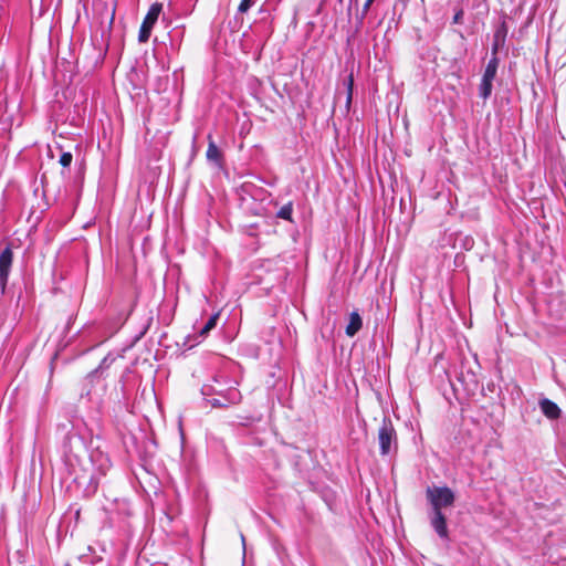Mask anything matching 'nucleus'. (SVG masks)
Wrapping results in <instances>:
<instances>
[{
  "mask_svg": "<svg viewBox=\"0 0 566 566\" xmlns=\"http://www.w3.org/2000/svg\"><path fill=\"white\" fill-rule=\"evenodd\" d=\"M201 394L207 397L216 395L211 399H207V402L213 408H227L231 405H237L241 401V392L237 388H229L227 390L217 391L212 386H203Z\"/></svg>",
  "mask_w": 566,
  "mask_h": 566,
  "instance_id": "1",
  "label": "nucleus"
},
{
  "mask_svg": "<svg viewBox=\"0 0 566 566\" xmlns=\"http://www.w3.org/2000/svg\"><path fill=\"white\" fill-rule=\"evenodd\" d=\"M378 442L381 455H388L392 450H397V432L392 421L388 417H384L378 429Z\"/></svg>",
  "mask_w": 566,
  "mask_h": 566,
  "instance_id": "2",
  "label": "nucleus"
},
{
  "mask_svg": "<svg viewBox=\"0 0 566 566\" xmlns=\"http://www.w3.org/2000/svg\"><path fill=\"white\" fill-rule=\"evenodd\" d=\"M427 497L432 506V511H442L454 503V493L448 486H438L427 490Z\"/></svg>",
  "mask_w": 566,
  "mask_h": 566,
  "instance_id": "3",
  "label": "nucleus"
},
{
  "mask_svg": "<svg viewBox=\"0 0 566 566\" xmlns=\"http://www.w3.org/2000/svg\"><path fill=\"white\" fill-rule=\"evenodd\" d=\"M161 10H163V4L159 2H155L150 6L146 17L144 18L140 29H139L138 41L140 43H145L149 40L151 30H153L155 23L157 22Z\"/></svg>",
  "mask_w": 566,
  "mask_h": 566,
  "instance_id": "4",
  "label": "nucleus"
},
{
  "mask_svg": "<svg viewBox=\"0 0 566 566\" xmlns=\"http://www.w3.org/2000/svg\"><path fill=\"white\" fill-rule=\"evenodd\" d=\"M13 253L12 250L7 247L0 254V287L2 293L6 290L9 273L12 266Z\"/></svg>",
  "mask_w": 566,
  "mask_h": 566,
  "instance_id": "5",
  "label": "nucleus"
},
{
  "mask_svg": "<svg viewBox=\"0 0 566 566\" xmlns=\"http://www.w3.org/2000/svg\"><path fill=\"white\" fill-rule=\"evenodd\" d=\"M430 524L434 532L441 539H449V531L447 526V518L442 511H432L430 514Z\"/></svg>",
  "mask_w": 566,
  "mask_h": 566,
  "instance_id": "6",
  "label": "nucleus"
},
{
  "mask_svg": "<svg viewBox=\"0 0 566 566\" xmlns=\"http://www.w3.org/2000/svg\"><path fill=\"white\" fill-rule=\"evenodd\" d=\"M539 408L548 419H557L560 416V408L547 398L539 401Z\"/></svg>",
  "mask_w": 566,
  "mask_h": 566,
  "instance_id": "7",
  "label": "nucleus"
},
{
  "mask_svg": "<svg viewBox=\"0 0 566 566\" xmlns=\"http://www.w3.org/2000/svg\"><path fill=\"white\" fill-rule=\"evenodd\" d=\"M506 34H507V28H506L505 22H503L494 33V42L492 45L493 55H496L499 48L504 44Z\"/></svg>",
  "mask_w": 566,
  "mask_h": 566,
  "instance_id": "8",
  "label": "nucleus"
},
{
  "mask_svg": "<svg viewBox=\"0 0 566 566\" xmlns=\"http://www.w3.org/2000/svg\"><path fill=\"white\" fill-rule=\"evenodd\" d=\"M206 155L209 161L214 163L219 167L222 165V153L213 140H209Z\"/></svg>",
  "mask_w": 566,
  "mask_h": 566,
  "instance_id": "9",
  "label": "nucleus"
},
{
  "mask_svg": "<svg viewBox=\"0 0 566 566\" xmlns=\"http://www.w3.org/2000/svg\"><path fill=\"white\" fill-rule=\"evenodd\" d=\"M361 317L357 312H353L349 316V323L346 327V334L348 336H354L361 328Z\"/></svg>",
  "mask_w": 566,
  "mask_h": 566,
  "instance_id": "10",
  "label": "nucleus"
},
{
  "mask_svg": "<svg viewBox=\"0 0 566 566\" xmlns=\"http://www.w3.org/2000/svg\"><path fill=\"white\" fill-rule=\"evenodd\" d=\"M497 67H499V59L496 55H493L490 59V61L488 62L482 77L485 80L494 81L495 76H496Z\"/></svg>",
  "mask_w": 566,
  "mask_h": 566,
  "instance_id": "11",
  "label": "nucleus"
},
{
  "mask_svg": "<svg viewBox=\"0 0 566 566\" xmlns=\"http://www.w3.org/2000/svg\"><path fill=\"white\" fill-rule=\"evenodd\" d=\"M493 81L481 78L479 86V96L483 99H488L492 94Z\"/></svg>",
  "mask_w": 566,
  "mask_h": 566,
  "instance_id": "12",
  "label": "nucleus"
},
{
  "mask_svg": "<svg viewBox=\"0 0 566 566\" xmlns=\"http://www.w3.org/2000/svg\"><path fill=\"white\" fill-rule=\"evenodd\" d=\"M218 318H219L218 314L210 316L209 319L207 321V323L200 329V335L206 336L211 329H213L217 325Z\"/></svg>",
  "mask_w": 566,
  "mask_h": 566,
  "instance_id": "13",
  "label": "nucleus"
},
{
  "mask_svg": "<svg viewBox=\"0 0 566 566\" xmlns=\"http://www.w3.org/2000/svg\"><path fill=\"white\" fill-rule=\"evenodd\" d=\"M291 216H292V205L291 203L283 206L277 212V217L281 219H284V220H291Z\"/></svg>",
  "mask_w": 566,
  "mask_h": 566,
  "instance_id": "14",
  "label": "nucleus"
},
{
  "mask_svg": "<svg viewBox=\"0 0 566 566\" xmlns=\"http://www.w3.org/2000/svg\"><path fill=\"white\" fill-rule=\"evenodd\" d=\"M353 85H354V78H353V75H349L347 81H346V90H347V99H346V104L347 106L350 105L352 103V97H353Z\"/></svg>",
  "mask_w": 566,
  "mask_h": 566,
  "instance_id": "15",
  "label": "nucleus"
},
{
  "mask_svg": "<svg viewBox=\"0 0 566 566\" xmlns=\"http://www.w3.org/2000/svg\"><path fill=\"white\" fill-rule=\"evenodd\" d=\"M72 160H73V156L71 153H63L60 157V160L59 163L63 166V167H69L71 164H72Z\"/></svg>",
  "mask_w": 566,
  "mask_h": 566,
  "instance_id": "16",
  "label": "nucleus"
},
{
  "mask_svg": "<svg viewBox=\"0 0 566 566\" xmlns=\"http://www.w3.org/2000/svg\"><path fill=\"white\" fill-rule=\"evenodd\" d=\"M253 0H241L238 11L240 13H245L253 6Z\"/></svg>",
  "mask_w": 566,
  "mask_h": 566,
  "instance_id": "17",
  "label": "nucleus"
},
{
  "mask_svg": "<svg viewBox=\"0 0 566 566\" xmlns=\"http://www.w3.org/2000/svg\"><path fill=\"white\" fill-rule=\"evenodd\" d=\"M373 2H374V0H366V2L364 3L363 9H361V13L358 15V19H359L360 22H363V20L367 15V13L369 11V8L373 4Z\"/></svg>",
  "mask_w": 566,
  "mask_h": 566,
  "instance_id": "18",
  "label": "nucleus"
},
{
  "mask_svg": "<svg viewBox=\"0 0 566 566\" xmlns=\"http://www.w3.org/2000/svg\"><path fill=\"white\" fill-rule=\"evenodd\" d=\"M97 373H98V370H97V369H96V370H94V371H92V373L87 376V378H86V382H87V384H92V382L94 381V379H97V378H98Z\"/></svg>",
  "mask_w": 566,
  "mask_h": 566,
  "instance_id": "19",
  "label": "nucleus"
},
{
  "mask_svg": "<svg viewBox=\"0 0 566 566\" xmlns=\"http://www.w3.org/2000/svg\"><path fill=\"white\" fill-rule=\"evenodd\" d=\"M462 15H463V12L460 10L458 11L454 17H453V22L454 23H460L461 22V19H462Z\"/></svg>",
  "mask_w": 566,
  "mask_h": 566,
  "instance_id": "20",
  "label": "nucleus"
},
{
  "mask_svg": "<svg viewBox=\"0 0 566 566\" xmlns=\"http://www.w3.org/2000/svg\"><path fill=\"white\" fill-rule=\"evenodd\" d=\"M91 395H92L91 390L82 391V394H81L82 397L85 396V397H87L90 399H91Z\"/></svg>",
  "mask_w": 566,
  "mask_h": 566,
  "instance_id": "21",
  "label": "nucleus"
},
{
  "mask_svg": "<svg viewBox=\"0 0 566 566\" xmlns=\"http://www.w3.org/2000/svg\"><path fill=\"white\" fill-rule=\"evenodd\" d=\"M471 358H472V360L474 361V364L479 367V366H480V364H479V361H478V356H476V355H473V356H471Z\"/></svg>",
  "mask_w": 566,
  "mask_h": 566,
  "instance_id": "22",
  "label": "nucleus"
},
{
  "mask_svg": "<svg viewBox=\"0 0 566 566\" xmlns=\"http://www.w3.org/2000/svg\"><path fill=\"white\" fill-rule=\"evenodd\" d=\"M107 360H108V357L105 356L99 367L102 368L104 365H106Z\"/></svg>",
  "mask_w": 566,
  "mask_h": 566,
  "instance_id": "23",
  "label": "nucleus"
},
{
  "mask_svg": "<svg viewBox=\"0 0 566 566\" xmlns=\"http://www.w3.org/2000/svg\"><path fill=\"white\" fill-rule=\"evenodd\" d=\"M241 541H242V545H243V548L245 547V537L243 536V534H241Z\"/></svg>",
  "mask_w": 566,
  "mask_h": 566,
  "instance_id": "24",
  "label": "nucleus"
},
{
  "mask_svg": "<svg viewBox=\"0 0 566 566\" xmlns=\"http://www.w3.org/2000/svg\"><path fill=\"white\" fill-rule=\"evenodd\" d=\"M56 358H57V355H54V356H53V359H52V361H51V366L53 365V361H54Z\"/></svg>",
  "mask_w": 566,
  "mask_h": 566,
  "instance_id": "25",
  "label": "nucleus"
},
{
  "mask_svg": "<svg viewBox=\"0 0 566 566\" xmlns=\"http://www.w3.org/2000/svg\"><path fill=\"white\" fill-rule=\"evenodd\" d=\"M151 566H167L166 564H154Z\"/></svg>",
  "mask_w": 566,
  "mask_h": 566,
  "instance_id": "26",
  "label": "nucleus"
}]
</instances>
